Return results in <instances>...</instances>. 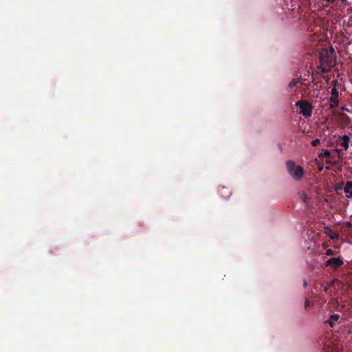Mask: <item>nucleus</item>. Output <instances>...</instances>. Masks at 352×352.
<instances>
[{"label": "nucleus", "mask_w": 352, "mask_h": 352, "mask_svg": "<svg viewBox=\"0 0 352 352\" xmlns=\"http://www.w3.org/2000/svg\"><path fill=\"white\" fill-rule=\"evenodd\" d=\"M328 287L327 286L324 287V290L325 292H327Z\"/></svg>", "instance_id": "dca6fc26"}, {"label": "nucleus", "mask_w": 352, "mask_h": 352, "mask_svg": "<svg viewBox=\"0 0 352 352\" xmlns=\"http://www.w3.org/2000/svg\"><path fill=\"white\" fill-rule=\"evenodd\" d=\"M339 314H334L330 316L329 319L327 321V322L331 327H333L336 325V322L339 320Z\"/></svg>", "instance_id": "0eeeda50"}, {"label": "nucleus", "mask_w": 352, "mask_h": 352, "mask_svg": "<svg viewBox=\"0 0 352 352\" xmlns=\"http://www.w3.org/2000/svg\"><path fill=\"white\" fill-rule=\"evenodd\" d=\"M303 199H304V201L305 202L306 201V197H305V198Z\"/></svg>", "instance_id": "412c9836"}, {"label": "nucleus", "mask_w": 352, "mask_h": 352, "mask_svg": "<svg viewBox=\"0 0 352 352\" xmlns=\"http://www.w3.org/2000/svg\"><path fill=\"white\" fill-rule=\"evenodd\" d=\"M296 105L300 109V113L305 118H309L312 114L313 107L311 104L307 100H299L296 103Z\"/></svg>", "instance_id": "f03ea898"}, {"label": "nucleus", "mask_w": 352, "mask_h": 352, "mask_svg": "<svg viewBox=\"0 0 352 352\" xmlns=\"http://www.w3.org/2000/svg\"><path fill=\"white\" fill-rule=\"evenodd\" d=\"M347 226H349V227H350L351 226V223H347Z\"/></svg>", "instance_id": "6ab92c4d"}, {"label": "nucleus", "mask_w": 352, "mask_h": 352, "mask_svg": "<svg viewBox=\"0 0 352 352\" xmlns=\"http://www.w3.org/2000/svg\"><path fill=\"white\" fill-rule=\"evenodd\" d=\"M346 0H341L342 3H344Z\"/></svg>", "instance_id": "a211bd4d"}, {"label": "nucleus", "mask_w": 352, "mask_h": 352, "mask_svg": "<svg viewBox=\"0 0 352 352\" xmlns=\"http://www.w3.org/2000/svg\"><path fill=\"white\" fill-rule=\"evenodd\" d=\"M319 143H320V140H319V139H315V140H314L311 142V144H312V146H317Z\"/></svg>", "instance_id": "9b49d317"}, {"label": "nucleus", "mask_w": 352, "mask_h": 352, "mask_svg": "<svg viewBox=\"0 0 352 352\" xmlns=\"http://www.w3.org/2000/svg\"><path fill=\"white\" fill-rule=\"evenodd\" d=\"M349 129L352 131V123H351V125L350 126Z\"/></svg>", "instance_id": "f3484780"}, {"label": "nucleus", "mask_w": 352, "mask_h": 352, "mask_svg": "<svg viewBox=\"0 0 352 352\" xmlns=\"http://www.w3.org/2000/svg\"><path fill=\"white\" fill-rule=\"evenodd\" d=\"M309 300L307 299V300H306V301H305V307L309 306Z\"/></svg>", "instance_id": "2eb2a0df"}, {"label": "nucleus", "mask_w": 352, "mask_h": 352, "mask_svg": "<svg viewBox=\"0 0 352 352\" xmlns=\"http://www.w3.org/2000/svg\"><path fill=\"white\" fill-rule=\"evenodd\" d=\"M340 116L342 119V124L344 126H348L351 122V120L349 116L344 113H342Z\"/></svg>", "instance_id": "6e6552de"}, {"label": "nucleus", "mask_w": 352, "mask_h": 352, "mask_svg": "<svg viewBox=\"0 0 352 352\" xmlns=\"http://www.w3.org/2000/svg\"><path fill=\"white\" fill-rule=\"evenodd\" d=\"M326 254L327 255H333V251L332 250H327V252H326Z\"/></svg>", "instance_id": "f8f14e48"}, {"label": "nucleus", "mask_w": 352, "mask_h": 352, "mask_svg": "<svg viewBox=\"0 0 352 352\" xmlns=\"http://www.w3.org/2000/svg\"><path fill=\"white\" fill-rule=\"evenodd\" d=\"M299 82V80L298 79H293L289 83V85L288 87L289 88H293L295 86H296V85Z\"/></svg>", "instance_id": "9d476101"}, {"label": "nucleus", "mask_w": 352, "mask_h": 352, "mask_svg": "<svg viewBox=\"0 0 352 352\" xmlns=\"http://www.w3.org/2000/svg\"><path fill=\"white\" fill-rule=\"evenodd\" d=\"M343 265V261L340 258H331L325 262L327 267H331L333 269H337Z\"/></svg>", "instance_id": "20e7f679"}, {"label": "nucleus", "mask_w": 352, "mask_h": 352, "mask_svg": "<svg viewBox=\"0 0 352 352\" xmlns=\"http://www.w3.org/2000/svg\"><path fill=\"white\" fill-rule=\"evenodd\" d=\"M347 226H349V227H350L351 226V223H347Z\"/></svg>", "instance_id": "aec40b11"}, {"label": "nucleus", "mask_w": 352, "mask_h": 352, "mask_svg": "<svg viewBox=\"0 0 352 352\" xmlns=\"http://www.w3.org/2000/svg\"><path fill=\"white\" fill-rule=\"evenodd\" d=\"M331 97H330V108L334 109L338 106V96L339 93L336 87L334 86L331 92Z\"/></svg>", "instance_id": "7ed1b4c3"}, {"label": "nucleus", "mask_w": 352, "mask_h": 352, "mask_svg": "<svg viewBox=\"0 0 352 352\" xmlns=\"http://www.w3.org/2000/svg\"><path fill=\"white\" fill-rule=\"evenodd\" d=\"M344 191L349 198H352V182L349 181L346 183Z\"/></svg>", "instance_id": "423d86ee"}, {"label": "nucleus", "mask_w": 352, "mask_h": 352, "mask_svg": "<svg viewBox=\"0 0 352 352\" xmlns=\"http://www.w3.org/2000/svg\"><path fill=\"white\" fill-rule=\"evenodd\" d=\"M287 170L290 175L296 181H300L304 176V170L302 166L296 165L292 161L286 163Z\"/></svg>", "instance_id": "f257e3e1"}, {"label": "nucleus", "mask_w": 352, "mask_h": 352, "mask_svg": "<svg viewBox=\"0 0 352 352\" xmlns=\"http://www.w3.org/2000/svg\"><path fill=\"white\" fill-rule=\"evenodd\" d=\"M319 154H325V155H327V154H331L330 152L329 151H325L324 153H320Z\"/></svg>", "instance_id": "ddd939ff"}, {"label": "nucleus", "mask_w": 352, "mask_h": 352, "mask_svg": "<svg viewBox=\"0 0 352 352\" xmlns=\"http://www.w3.org/2000/svg\"><path fill=\"white\" fill-rule=\"evenodd\" d=\"M349 141H350L349 135L347 134H344L343 135L339 137V138L337 140V142L344 150H346L349 148Z\"/></svg>", "instance_id": "39448f33"}, {"label": "nucleus", "mask_w": 352, "mask_h": 352, "mask_svg": "<svg viewBox=\"0 0 352 352\" xmlns=\"http://www.w3.org/2000/svg\"><path fill=\"white\" fill-rule=\"evenodd\" d=\"M319 157H325L326 158V162H329L330 161V160L333 159V157L335 155H318ZM337 157H338V160H342V157H341V155H336ZM343 155H342V157Z\"/></svg>", "instance_id": "1a4fd4ad"}, {"label": "nucleus", "mask_w": 352, "mask_h": 352, "mask_svg": "<svg viewBox=\"0 0 352 352\" xmlns=\"http://www.w3.org/2000/svg\"><path fill=\"white\" fill-rule=\"evenodd\" d=\"M222 190H226V191H227L228 192H228V190L227 188H226L225 187H222V188H221V190H220V191H221V193H222Z\"/></svg>", "instance_id": "4468645a"}]
</instances>
